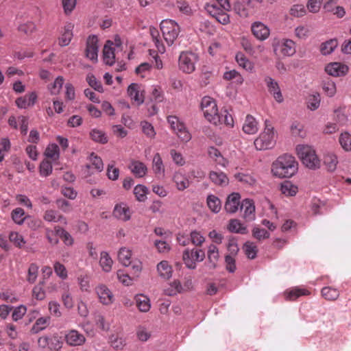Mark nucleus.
<instances>
[{
  "mask_svg": "<svg viewBox=\"0 0 351 351\" xmlns=\"http://www.w3.org/2000/svg\"><path fill=\"white\" fill-rule=\"evenodd\" d=\"M274 52L279 59L285 57V39L279 40L275 38L272 43Z\"/></svg>",
  "mask_w": 351,
  "mask_h": 351,
  "instance_id": "obj_26",
  "label": "nucleus"
},
{
  "mask_svg": "<svg viewBox=\"0 0 351 351\" xmlns=\"http://www.w3.org/2000/svg\"><path fill=\"white\" fill-rule=\"evenodd\" d=\"M258 130V122L253 116L247 114L243 125V131L247 134H254Z\"/></svg>",
  "mask_w": 351,
  "mask_h": 351,
  "instance_id": "obj_20",
  "label": "nucleus"
},
{
  "mask_svg": "<svg viewBox=\"0 0 351 351\" xmlns=\"http://www.w3.org/2000/svg\"><path fill=\"white\" fill-rule=\"evenodd\" d=\"M198 60V56L192 52H182L179 57V69L185 73H191L195 69V64Z\"/></svg>",
  "mask_w": 351,
  "mask_h": 351,
  "instance_id": "obj_5",
  "label": "nucleus"
},
{
  "mask_svg": "<svg viewBox=\"0 0 351 351\" xmlns=\"http://www.w3.org/2000/svg\"><path fill=\"white\" fill-rule=\"evenodd\" d=\"M208 154L210 158L215 160L218 164L224 166L225 159L221 152L214 147H210L208 149Z\"/></svg>",
  "mask_w": 351,
  "mask_h": 351,
  "instance_id": "obj_51",
  "label": "nucleus"
},
{
  "mask_svg": "<svg viewBox=\"0 0 351 351\" xmlns=\"http://www.w3.org/2000/svg\"><path fill=\"white\" fill-rule=\"evenodd\" d=\"M325 71L330 75L339 77L348 73V66L340 62H332L325 67Z\"/></svg>",
  "mask_w": 351,
  "mask_h": 351,
  "instance_id": "obj_11",
  "label": "nucleus"
},
{
  "mask_svg": "<svg viewBox=\"0 0 351 351\" xmlns=\"http://www.w3.org/2000/svg\"><path fill=\"white\" fill-rule=\"evenodd\" d=\"M97 294L104 304H110L112 302L113 295L110 289L104 285H100L96 287Z\"/></svg>",
  "mask_w": 351,
  "mask_h": 351,
  "instance_id": "obj_17",
  "label": "nucleus"
},
{
  "mask_svg": "<svg viewBox=\"0 0 351 351\" xmlns=\"http://www.w3.org/2000/svg\"><path fill=\"white\" fill-rule=\"evenodd\" d=\"M182 258L189 269H194L196 267V262H202L205 258V252L201 249H186L183 252Z\"/></svg>",
  "mask_w": 351,
  "mask_h": 351,
  "instance_id": "obj_6",
  "label": "nucleus"
},
{
  "mask_svg": "<svg viewBox=\"0 0 351 351\" xmlns=\"http://www.w3.org/2000/svg\"><path fill=\"white\" fill-rule=\"evenodd\" d=\"M110 343L111 346L117 350H122L126 346L125 338L114 335L110 337Z\"/></svg>",
  "mask_w": 351,
  "mask_h": 351,
  "instance_id": "obj_46",
  "label": "nucleus"
},
{
  "mask_svg": "<svg viewBox=\"0 0 351 351\" xmlns=\"http://www.w3.org/2000/svg\"><path fill=\"white\" fill-rule=\"evenodd\" d=\"M241 196L238 193H233L228 195L225 204V210L229 213H234L240 205Z\"/></svg>",
  "mask_w": 351,
  "mask_h": 351,
  "instance_id": "obj_15",
  "label": "nucleus"
},
{
  "mask_svg": "<svg viewBox=\"0 0 351 351\" xmlns=\"http://www.w3.org/2000/svg\"><path fill=\"white\" fill-rule=\"evenodd\" d=\"M337 40L331 39L322 44L320 51L323 55H328L331 53L334 49L337 47Z\"/></svg>",
  "mask_w": 351,
  "mask_h": 351,
  "instance_id": "obj_49",
  "label": "nucleus"
},
{
  "mask_svg": "<svg viewBox=\"0 0 351 351\" xmlns=\"http://www.w3.org/2000/svg\"><path fill=\"white\" fill-rule=\"evenodd\" d=\"M160 29L165 40L169 46L173 44L180 32L178 24L171 19L163 20L160 23Z\"/></svg>",
  "mask_w": 351,
  "mask_h": 351,
  "instance_id": "obj_3",
  "label": "nucleus"
},
{
  "mask_svg": "<svg viewBox=\"0 0 351 351\" xmlns=\"http://www.w3.org/2000/svg\"><path fill=\"white\" fill-rule=\"evenodd\" d=\"M307 108L311 110H317L320 105V95L319 93L309 95L306 98Z\"/></svg>",
  "mask_w": 351,
  "mask_h": 351,
  "instance_id": "obj_47",
  "label": "nucleus"
},
{
  "mask_svg": "<svg viewBox=\"0 0 351 351\" xmlns=\"http://www.w3.org/2000/svg\"><path fill=\"white\" fill-rule=\"evenodd\" d=\"M223 78L226 80H231L234 79L235 82L238 84H241L243 82V78L241 75L236 70H231L226 71L223 74Z\"/></svg>",
  "mask_w": 351,
  "mask_h": 351,
  "instance_id": "obj_53",
  "label": "nucleus"
},
{
  "mask_svg": "<svg viewBox=\"0 0 351 351\" xmlns=\"http://www.w3.org/2000/svg\"><path fill=\"white\" fill-rule=\"evenodd\" d=\"M49 323L50 317H41L36 321L35 324L32 326V330L35 333H38L40 331L45 329Z\"/></svg>",
  "mask_w": 351,
  "mask_h": 351,
  "instance_id": "obj_42",
  "label": "nucleus"
},
{
  "mask_svg": "<svg viewBox=\"0 0 351 351\" xmlns=\"http://www.w3.org/2000/svg\"><path fill=\"white\" fill-rule=\"evenodd\" d=\"M254 143L258 150H266L272 148L276 143L274 128L266 125L264 131L255 139Z\"/></svg>",
  "mask_w": 351,
  "mask_h": 351,
  "instance_id": "obj_2",
  "label": "nucleus"
},
{
  "mask_svg": "<svg viewBox=\"0 0 351 351\" xmlns=\"http://www.w3.org/2000/svg\"><path fill=\"white\" fill-rule=\"evenodd\" d=\"M114 43L111 40H107L103 49V58L106 64L112 66L114 63L115 55L112 47Z\"/></svg>",
  "mask_w": 351,
  "mask_h": 351,
  "instance_id": "obj_18",
  "label": "nucleus"
},
{
  "mask_svg": "<svg viewBox=\"0 0 351 351\" xmlns=\"http://www.w3.org/2000/svg\"><path fill=\"white\" fill-rule=\"evenodd\" d=\"M113 261L109 254L106 252H101L100 254L99 265L105 272H109L112 269Z\"/></svg>",
  "mask_w": 351,
  "mask_h": 351,
  "instance_id": "obj_35",
  "label": "nucleus"
},
{
  "mask_svg": "<svg viewBox=\"0 0 351 351\" xmlns=\"http://www.w3.org/2000/svg\"><path fill=\"white\" fill-rule=\"evenodd\" d=\"M339 142L346 152L351 151V134L348 132L341 133L339 138Z\"/></svg>",
  "mask_w": 351,
  "mask_h": 351,
  "instance_id": "obj_50",
  "label": "nucleus"
},
{
  "mask_svg": "<svg viewBox=\"0 0 351 351\" xmlns=\"http://www.w3.org/2000/svg\"><path fill=\"white\" fill-rule=\"evenodd\" d=\"M290 132L293 136L304 138L306 136V131L302 123L293 121L290 126Z\"/></svg>",
  "mask_w": 351,
  "mask_h": 351,
  "instance_id": "obj_25",
  "label": "nucleus"
},
{
  "mask_svg": "<svg viewBox=\"0 0 351 351\" xmlns=\"http://www.w3.org/2000/svg\"><path fill=\"white\" fill-rule=\"evenodd\" d=\"M73 25L67 23L64 27V32L58 39L59 45L61 47H65L69 45L73 38Z\"/></svg>",
  "mask_w": 351,
  "mask_h": 351,
  "instance_id": "obj_22",
  "label": "nucleus"
},
{
  "mask_svg": "<svg viewBox=\"0 0 351 351\" xmlns=\"http://www.w3.org/2000/svg\"><path fill=\"white\" fill-rule=\"evenodd\" d=\"M56 234L60 237L65 245H72L73 244V239L67 231L60 227H55Z\"/></svg>",
  "mask_w": 351,
  "mask_h": 351,
  "instance_id": "obj_45",
  "label": "nucleus"
},
{
  "mask_svg": "<svg viewBox=\"0 0 351 351\" xmlns=\"http://www.w3.org/2000/svg\"><path fill=\"white\" fill-rule=\"evenodd\" d=\"M297 154L302 163L310 169H317L320 167V160L315 150L308 145H298L295 148Z\"/></svg>",
  "mask_w": 351,
  "mask_h": 351,
  "instance_id": "obj_1",
  "label": "nucleus"
},
{
  "mask_svg": "<svg viewBox=\"0 0 351 351\" xmlns=\"http://www.w3.org/2000/svg\"><path fill=\"white\" fill-rule=\"evenodd\" d=\"M204 8L206 11L213 18L215 17L221 11H222L223 8L217 3H207Z\"/></svg>",
  "mask_w": 351,
  "mask_h": 351,
  "instance_id": "obj_54",
  "label": "nucleus"
},
{
  "mask_svg": "<svg viewBox=\"0 0 351 351\" xmlns=\"http://www.w3.org/2000/svg\"><path fill=\"white\" fill-rule=\"evenodd\" d=\"M265 82L267 85L268 91L273 95L274 99L278 103H282L284 97L278 82L269 76L265 77Z\"/></svg>",
  "mask_w": 351,
  "mask_h": 351,
  "instance_id": "obj_9",
  "label": "nucleus"
},
{
  "mask_svg": "<svg viewBox=\"0 0 351 351\" xmlns=\"http://www.w3.org/2000/svg\"><path fill=\"white\" fill-rule=\"evenodd\" d=\"M251 29L254 36L259 40H266L270 34L269 29L259 21L252 23Z\"/></svg>",
  "mask_w": 351,
  "mask_h": 351,
  "instance_id": "obj_12",
  "label": "nucleus"
},
{
  "mask_svg": "<svg viewBox=\"0 0 351 351\" xmlns=\"http://www.w3.org/2000/svg\"><path fill=\"white\" fill-rule=\"evenodd\" d=\"M252 232L254 238L258 241L267 239L270 237V234L267 230L258 227H254Z\"/></svg>",
  "mask_w": 351,
  "mask_h": 351,
  "instance_id": "obj_56",
  "label": "nucleus"
},
{
  "mask_svg": "<svg viewBox=\"0 0 351 351\" xmlns=\"http://www.w3.org/2000/svg\"><path fill=\"white\" fill-rule=\"evenodd\" d=\"M271 172L273 176L278 178H284L285 177V156H280L275 160L271 167Z\"/></svg>",
  "mask_w": 351,
  "mask_h": 351,
  "instance_id": "obj_14",
  "label": "nucleus"
},
{
  "mask_svg": "<svg viewBox=\"0 0 351 351\" xmlns=\"http://www.w3.org/2000/svg\"><path fill=\"white\" fill-rule=\"evenodd\" d=\"M66 342L71 346L82 345L85 341V337L75 330H70L65 335Z\"/></svg>",
  "mask_w": 351,
  "mask_h": 351,
  "instance_id": "obj_16",
  "label": "nucleus"
},
{
  "mask_svg": "<svg viewBox=\"0 0 351 351\" xmlns=\"http://www.w3.org/2000/svg\"><path fill=\"white\" fill-rule=\"evenodd\" d=\"M38 274V266L36 263H32L29 266L27 280L33 284L36 282Z\"/></svg>",
  "mask_w": 351,
  "mask_h": 351,
  "instance_id": "obj_52",
  "label": "nucleus"
},
{
  "mask_svg": "<svg viewBox=\"0 0 351 351\" xmlns=\"http://www.w3.org/2000/svg\"><path fill=\"white\" fill-rule=\"evenodd\" d=\"M98 39L95 35L88 36L85 50L86 57L93 62L97 61L98 57Z\"/></svg>",
  "mask_w": 351,
  "mask_h": 351,
  "instance_id": "obj_8",
  "label": "nucleus"
},
{
  "mask_svg": "<svg viewBox=\"0 0 351 351\" xmlns=\"http://www.w3.org/2000/svg\"><path fill=\"white\" fill-rule=\"evenodd\" d=\"M207 205L209 209L214 213H218L221 208L220 199L214 195H209L206 199Z\"/></svg>",
  "mask_w": 351,
  "mask_h": 351,
  "instance_id": "obj_38",
  "label": "nucleus"
},
{
  "mask_svg": "<svg viewBox=\"0 0 351 351\" xmlns=\"http://www.w3.org/2000/svg\"><path fill=\"white\" fill-rule=\"evenodd\" d=\"M324 163L329 171H334L338 163L337 157L333 154H326L324 158Z\"/></svg>",
  "mask_w": 351,
  "mask_h": 351,
  "instance_id": "obj_48",
  "label": "nucleus"
},
{
  "mask_svg": "<svg viewBox=\"0 0 351 351\" xmlns=\"http://www.w3.org/2000/svg\"><path fill=\"white\" fill-rule=\"evenodd\" d=\"M235 59L239 65L246 71H251L254 69L252 62H250L243 53L238 52L236 54Z\"/></svg>",
  "mask_w": 351,
  "mask_h": 351,
  "instance_id": "obj_41",
  "label": "nucleus"
},
{
  "mask_svg": "<svg viewBox=\"0 0 351 351\" xmlns=\"http://www.w3.org/2000/svg\"><path fill=\"white\" fill-rule=\"evenodd\" d=\"M40 174L42 176L47 177L52 173V165L48 160H43L40 164Z\"/></svg>",
  "mask_w": 351,
  "mask_h": 351,
  "instance_id": "obj_64",
  "label": "nucleus"
},
{
  "mask_svg": "<svg viewBox=\"0 0 351 351\" xmlns=\"http://www.w3.org/2000/svg\"><path fill=\"white\" fill-rule=\"evenodd\" d=\"M175 133L182 141L188 142L191 139V135L187 130L184 124L180 125Z\"/></svg>",
  "mask_w": 351,
  "mask_h": 351,
  "instance_id": "obj_60",
  "label": "nucleus"
},
{
  "mask_svg": "<svg viewBox=\"0 0 351 351\" xmlns=\"http://www.w3.org/2000/svg\"><path fill=\"white\" fill-rule=\"evenodd\" d=\"M241 209L243 210V217L246 221H252L255 219V206L252 200L244 199L241 203Z\"/></svg>",
  "mask_w": 351,
  "mask_h": 351,
  "instance_id": "obj_13",
  "label": "nucleus"
},
{
  "mask_svg": "<svg viewBox=\"0 0 351 351\" xmlns=\"http://www.w3.org/2000/svg\"><path fill=\"white\" fill-rule=\"evenodd\" d=\"M322 88L324 93L329 97L334 96L337 91L335 84L330 80H325L323 82Z\"/></svg>",
  "mask_w": 351,
  "mask_h": 351,
  "instance_id": "obj_59",
  "label": "nucleus"
},
{
  "mask_svg": "<svg viewBox=\"0 0 351 351\" xmlns=\"http://www.w3.org/2000/svg\"><path fill=\"white\" fill-rule=\"evenodd\" d=\"M210 180L216 185L226 186L228 184L229 180L227 176L223 172H217L212 171L209 173Z\"/></svg>",
  "mask_w": 351,
  "mask_h": 351,
  "instance_id": "obj_23",
  "label": "nucleus"
},
{
  "mask_svg": "<svg viewBox=\"0 0 351 351\" xmlns=\"http://www.w3.org/2000/svg\"><path fill=\"white\" fill-rule=\"evenodd\" d=\"M112 213L115 218L123 221H128L131 219L132 213L130 207L124 202L117 204Z\"/></svg>",
  "mask_w": 351,
  "mask_h": 351,
  "instance_id": "obj_10",
  "label": "nucleus"
},
{
  "mask_svg": "<svg viewBox=\"0 0 351 351\" xmlns=\"http://www.w3.org/2000/svg\"><path fill=\"white\" fill-rule=\"evenodd\" d=\"M158 275L165 280L169 279L172 276V267L166 261H162L157 265Z\"/></svg>",
  "mask_w": 351,
  "mask_h": 351,
  "instance_id": "obj_24",
  "label": "nucleus"
},
{
  "mask_svg": "<svg viewBox=\"0 0 351 351\" xmlns=\"http://www.w3.org/2000/svg\"><path fill=\"white\" fill-rule=\"evenodd\" d=\"M173 179L176 184L177 189L180 191H183L189 186V180L180 172H176L173 175Z\"/></svg>",
  "mask_w": 351,
  "mask_h": 351,
  "instance_id": "obj_29",
  "label": "nucleus"
},
{
  "mask_svg": "<svg viewBox=\"0 0 351 351\" xmlns=\"http://www.w3.org/2000/svg\"><path fill=\"white\" fill-rule=\"evenodd\" d=\"M309 294L310 292L305 289L295 287L287 291V299L293 301L302 295H307Z\"/></svg>",
  "mask_w": 351,
  "mask_h": 351,
  "instance_id": "obj_43",
  "label": "nucleus"
},
{
  "mask_svg": "<svg viewBox=\"0 0 351 351\" xmlns=\"http://www.w3.org/2000/svg\"><path fill=\"white\" fill-rule=\"evenodd\" d=\"M322 295L328 300L334 301L336 300L339 296V291L337 289H334L330 287H326L322 288Z\"/></svg>",
  "mask_w": 351,
  "mask_h": 351,
  "instance_id": "obj_44",
  "label": "nucleus"
},
{
  "mask_svg": "<svg viewBox=\"0 0 351 351\" xmlns=\"http://www.w3.org/2000/svg\"><path fill=\"white\" fill-rule=\"evenodd\" d=\"M11 217L15 223L22 225L27 218H29V216H25V213L23 208H16L12 211Z\"/></svg>",
  "mask_w": 351,
  "mask_h": 351,
  "instance_id": "obj_39",
  "label": "nucleus"
},
{
  "mask_svg": "<svg viewBox=\"0 0 351 351\" xmlns=\"http://www.w3.org/2000/svg\"><path fill=\"white\" fill-rule=\"evenodd\" d=\"M128 94L138 105H141L144 102V96L141 92L140 86L138 84L132 83L128 88Z\"/></svg>",
  "mask_w": 351,
  "mask_h": 351,
  "instance_id": "obj_19",
  "label": "nucleus"
},
{
  "mask_svg": "<svg viewBox=\"0 0 351 351\" xmlns=\"http://www.w3.org/2000/svg\"><path fill=\"white\" fill-rule=\"evenodd\" d=\"M43 219L48 222L63 221L64 223H66V218L62 215H58L57 211L52 209L45 212Z\"/></svg>",
  "mask_w": 351,
  "mask_h": 351,
  "instance_id": "obj_30",
  "label": "nucleus"
},
{
  "mask_svg": "<svg viewBox=\"0 0 351 351\" xmlns=\"http://www.w3.org/2000/svg\"><path fill=\"white\" fill-rule=\"evenodd\" d=\"M218 123H224L228 126H233L234 120L232 115L226 110H224L219 114Z\"/></svg>",
  "mask_w": 351,
  "mask_h": 351,
  "instance_id": "obj_58",
  "label": "nucleus"
},
{
  "mask_svg": "<svg viewBox=\"0 0 351 351\" xmlns=\"http://www.w3.org/2000/svg\"><path fill=\"white\" fill-rule=\"evenodd\" d=\"M135 300L140 311L147 312L149 311L151 304L149 299L147 296L143 294L137 295L135 297Z\"/></svg>",
  "mask_w": 351,
  "mask_h": 351,
  "instance_id": "obj_31",
  "label": "nucleus"
},
{
  "mask_svg": "<svg viewBox=\"0 0 351 351\" xmlns=\"http://www.w3.org/2000/svg\"><path fill=\"white\" fill-rule=\"evenodd\" d=\"M190 240L193 245L196 246H201L205 241V238L199 232L193 230L190 234Z\"/></svg>",
  "mask_w": 351,
  "mask_h": 351,
  "instance_id": "obj_63",
  "label": "nucleus"
},
{
  "mask_svg": "<svg viewBox=\"0 0 351 351\" xmlns=\"http://www.w3.org/2000/svg\"><path fill=\"white\" fill-rule=\"evenodd\" d=\"M243 248L245 250V254L250 259H254L256 256L257 254V246L252 242H246L244 244Z\"/></svg>",
  "mask_w": 351,
  "mask_h": 351,
  "instance_id": "obj_55",
  "label": "nucleus"
},
{
  "mask_svg": "<svg viewBox=\"0 0 351 351\" xmlns=\"http://www.w3.org/2000/svg\"><path fill=\"white\" fill-rule=\"evenodd\" d=\"M88 84L95 90L103 93L104 88L100 81H98L93 75L88 74L86 77Z\"/></svg>",
  "mask_w": 351,
  "mask_h": 351,
  "instance_id": "obj_61",
  "label": "nucleus"
},
{
  "mask_svg": "<svg viewBox=\"0 0 351 351\" xmlns=\"http://www.w3.org/2000/svg\"><path fill=\"white\" fill-rule=\"evenodd\" d=\"M152 169L156 175H165V166L159 153H156L153 158Z\"/></svg>",
  "mask_w": 351,
  "mask_h": 351,
  "instance_id": "obj_28",
  "label": "nucleus"
},
{
  "mask_svg": "<svg viewBox=\"0 0 351 351\" xmlns=\"http://www.w3.org/2000/svg\"><path fill=\"white\" fill-rule=\"evenodd\" d=\"M36 29V26L32 21H28L27 23L21 24L18 27V30L19 32H23L26 35L32 34L35 32Z\"/></svg>",
  "mask_w": 351,
  "mask_h": 351,
  "instance_id": "obj_57",
  "label": "nucleus"
},
{
  "mask_svg": "<svg viewBox=\"0 0 351 351\" xmlns=\"http://www.w3.org/2000/svg\"><path fill=\"white\" fill-rule=\"evenodd\" d=\"M207 256L212 267L213 268L216 267L217 263L219 258L218 247L213 244H210L208 247Z\"/></svg>",
  "mask_w": 351,
  "mask_h": 351,
  "instance_id": "obj_34",
  "label": "nucleus"
},
{
  "mask_svg": "<svg viewBox=\"0 0 351 351\" xmlns=\"http://www.w3.org/2000/svg\"><path fill=\"white\" fill-rule=\"evenodd\" d=\"M298 169V163L293 156L287 154V178L295 175Z\"/></svg>",
  "mask_w": 351,
  "mask_h": 351,
  "instance_id": "obj_36",
  "label": "nucleus"
},
{
  "mask_svg": "<svg viewBox=\"0 0 351 351\" xmlns=\"http://www.w3.org/2000/svg\"><path fill=\"white\" fill-rule=\"evenodd\" d=\"M129 169L136 178H143L147 172L146 165L138 160H132L130 162Z\"/></svg>",
  "mask_w": 351,
  "mask_h": 351,
  "instance_id": "obj_21",
  "label": "nucleus"
},
{
  "mask_svg": "<svg viewBox=\"0 0 351 351\" xmlns=\"http://www.w3.org/2000/svg\"><path fill=\"white\" fill-rule=\"evenodd\" d=\"M149 189L143 184H137L134 189V194L136 199L140 202H144L147 199V194Z\"/></svg>",
  "mask_w": 351,
  "mask_h": 351,
  "instance_id": "obj_40",
  "label": "nucleus"
},
{
  "mask_svg": "<svg viewBox=\"0 0 351 351\" xmlns=\"http://www.w3.org/2000/svg\"><path fill=\"white\" fill-rule=\"evenodd\" d=\"M45 154L47 157L53 160L58 159L59 157V147L56 144L49 145Z\"/></svg>",
  "mask_w": 351,
  "mask_h": 351,
  "instance_id": "obj_62",
  "label": "nucleus"
},
{
  "mask_svg": "<svg viewBox=\"0 0 351 351\" xmlns=\"http://www.w3.org/2000/svg\"><path fill=\"white\" fill-rule=\"evenodd\" d=\"M89 160L91 162V165H86L85 168L88 171L92 167L98 171L101 172L104 169V163L100 157L97 156L94 152L90 154Z\"/></svg>",
  "mask_w": 351,
  "mask_h": 351,
  "instance_id": "obj_32",
  "label": "nucleus"
},
{
  "mask_svg": "<svg viewBox=\"0 0 351 351\" xmlns=\"http://www.w3.org/2000/svg\"><path fill=\"white\" fill-rule=\"evenodd\" d=\"M228 229L231 232L239 234H246L247 232V228L241 223L239 219H230L228 226Z\"/></svg>",
  "mask_w": 351,
  "mask_h": 351,
  "instance_id": "obj_27",
  "label": "nucleus"
},
{
  "mask_svg": "<svg viewBox=\"0 0 351 351\" xmlns=\"http://www.w3.org/2000/svg\"><path fill=\"white\" fill-rule=\"evenodd\" d=\"M62 343L58 335H44L38 339V346L41 348H48L49 351H61Z\"/></svg>",
  "mask_w": 351,
  "mask_h": 351,
  "instance_id": "obj_7",
  "label": "nucleus"
},
{
  "mask_svg": "<svg viewBox=\"0 0 351 351\" xmlns=\"http://www.w3.org/2000/svg\"><path fill=\"white\" fill-rule=\"evenodd\" d=\"M132 252L126 248L121 247L118 253L119 261L124 266L128 267L132 263L131 261Z\"/></svg>",
  "mask_w": 351,
  "mask_h": 351,
  "instance_id": "obj_37",
  "label": "nucleus"
},
{
  "mask_svg": "<svg viewBox=\"0 0 351 351\" xmlns=\"http://www.w3.org/2000/svg\"><path fill=\"white\" fill-rule=\"evenodd\" d=\"M90 137L93 141L101 144H106L108 141V136L105 132L96 128L93 129L90 132Z\"/></svg>",
  "mask_w": 351,
  "mask_h": 351,
  "instance_id": "obj_33",
  "label": "nucleus"
},
{
  "mask_svg": "<svg viewBox=\"0 0 351 351\" xmlns=\"http://www.w3.org/2000/svg\"><path fill=\"white\" fill-rule=\"evenodd\" d=\"M201 108L205 118L210 123L217 125L219 122L218 108L215 101L210 97H204L201 101Z\"/></svg>",
  "mask_w": 351,
  "mask_h": 351,
  "instance_id": "obj_4",
  "label": "nucleus"
}]
</instances>
